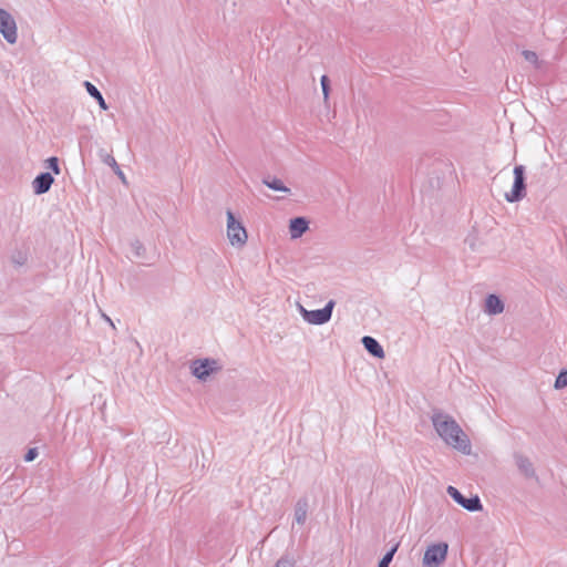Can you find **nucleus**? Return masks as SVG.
Instances as JSON below:
<instances>
[{"label":"nucleus","instance_id":"f257e3e1","mask_svg":"<svg viewBox=\"0 0 567 567\" xmlns=\"http://www.w3.org/2000/svg\"><path fill=\"white\" fill-rule=\"evenodd\" d=\"M431 421L437 435L446 445L465 455L471 454L472 446L468 436L451 415L443 412H434Z\"/></svg>","mask_w":567,"mask_h":567},{"label":"nucleus","instance_id":"f03ea898","mask_svg":"<svg viewBox=\"0 0 567 567\" xmlns=\"http://www.w3.org/2000/svg\"><path fill=\"white\" fill-rule=\"evenodd\" d=\"M226 231L229 244L236 248H243L248 240V233L243 223L228 209L226 212Z\"/></svg>","mask_w":567,"mask_h":567},{"label":"nucleus","instance_id":"7ed1b4c3","mask_svg":"<svg viewBox=\"0 0 567 567\" xmlns=\"http://www.w3.org/2000/svg\"><path fill=\"white\" fill-rule=\"evenodd\" d=\"M334 306L336 301L329 300L322 309L307 310L299 303L298 310L306 322L315 326H321L330 321Z\"/></svg>","mask_w":567,"mask_h":567},{"label":"nucleus","instance_id":"20e7f679","mask_svg":"<svg viewBox=\"0 0 567 567\" xmlns=\"http://www.w3.org/2000/svg\"><path fill=\"white\" fill-rule=\"evenodd\" d=\"M190 372L199 381H207L209 377L221 370V365L215 359H196L190 362Z\"/></svg>","mask_w":567,"mask_h":567},{"label":"nucleus","instance_id":"39448f33","mask_svg":"<svg viewBox=\"0 0 567 567\" xmlns=\"http://www.w3.org/2000/svg\"><path fill=\"white\" fill-rule=\"evenodd\" d=\"M0 33L9 44L18 41V27L13 16L0 8Z\"/></svg>","mask_w":567,"mask_h":567},{"label":"nucleus","instance_id":"423d86ee","mask_svg":"<svg viewBox=\"0 0 567 567\" xmlns=\"http://www.w3.org/2000/svg\"><path fill=\"white\" fill-rule=\"evenodd\" d=\"M514 184L512 190L505 194V198L509 203H515L525 197V167L517 165L514 167Z\"/></svg>","mask_w":567,"mask_h":567},{"label":"nucleus","instance_id":"0eeeda50","mask_svg":"<svg viewBox=\"0 0 567 567\" xmlns=\"http://www.w3.org/2000/svg\"><path fill=\"white\" fill-rule=\"evenodd\" d=\"M449 546L446 543H439L427 547L423 557L425 567H439L447 556Z\"/></svg>","mask_w":567,"mask_h":567},{"label":"nucleus","instance_id":"6e6552de","mask_svg":"<svg viewBox=\"0 0 567 567\" xmlns=\"http://www.w3.org/2000/svg\"><path fill=\"white\" fill-rule=\"evenodd\" d=\"M447 494L462 507L470 512L482 511L483 506L478 496L466 498L462 493L454 486H449L446 489Z\"/></svg>","mask_w":567,"mask_h":567},{"label":"nucleus","instance_id":"1a4fd4ad","mask_svg":"<svg viewBox=\"0 0 567 567\" xmlns=\"http://www.w3.org/2000/svg\"><path fill=\"white\" fill-rule=\"evenodd\" d=\"M309 229V223L305 217H296L289 223V234L291 239L301 237Z\"/></svg>","mask_w":567,"mask_h":567},{"label":"nucleus","instance_id":"9d476101","mask_svg":"<svg viewBox=\"0 0 567 567\" xmlns=\"http://www.w3.org/2000/svg\"><path fill=\"white\" fill-rule=\"evenodd\" d=\"M54 178L50 173H42L37 176L33 181V190L37 195H41L47 193L51 185L53 184Z\"/></svg>","mask_w":567,"mask_h":567},{"label":"nucleus","instance_id":"9b49d317","mask_svg":"<svg viewBox=\"0 0 567 567\" xmlns=\"http://www.w3.org/2000/svg\"><path fill=\"white\" fill-rule=\"evenodd\" d=\"M514 461L519 472L528 478L535 477V470L530 460L523 454H515Z\"/></svg>","mask_w":567,"mask_h":567},{"label":"nucleus","instance_id":"f8f14e48","mask_svg":"<svg viewBox=\"0 0 567 567\" xmlns=\"http://www.w3.org/2000/svg\"><path fill=\"white\" fill-rule=\"evenodd\" d=\"M484 311L489 316L499 315L504 311V302L496 295H488L485 299Z\"/></svg>","mask_w":567,"mask_h":567},{"label":"nucleus","instance_id":"ddd939ff","mask_svg":"<svg viewBox=\"0 0 567 567\" xmlns=\"http://www.w3.org/2000/svg\"><path fill=\"white\" fill-rule=\"evenodd\" d=\"M362 344L365 348V350L373 357L379 359L384 358V350L374 338L369 336L363 337Z\"/></svg>","mask_w":567,"mask_h":567},{"label":"nucleus","instance_id":"4468645a","mask_svg":"<svg viewBox=\"0 0 567 567\" xmlns=\"http://www.w3.org/2000/svg\"><path fill=\"white\" fill-rule=\"evenodd\" d=\"M308 514V501L305 498L299 499L295 506V522L299 525H303Z\"/></svg>","mask_w":567,"mask_h":567},{"label":"nucleus","instance_id":"2eb2a0df","mask_svg":"<svg viewBox=\"0 0 567 567\" xmlns=\"http://www.w3.org/2000/svg\"><path fill=\"white\" fill-rule=\"evenodd\" d=\"M84 86H85V89H86L87 93H89L93 99H95V100H96V102L99 103L100 107H101L102 110H107V107H109V106H107V104H106V102H105V100H104L103 95L101 94V92L96 89V86H95V85H93V84H92L91 82H89V81H85V82H84Z\"/></svg>","mask_w":567,"mask_h":567},{"label":"nucleus","instance_id":"dca6fc26","mask_svg":"<svg viewBox=\"0 0 567 567\" xmlns=\"http://www.w3.org/2000/svg\"><path fill=\"white\" fill-rule=\"evenodd\" d=\"M262 183L274 189V190H277V192H284V193H290V188H288L287 186L284 185V183L279 179V178H265L262 181Z\"/></svg>","mask_w":567,"mask_h":567},{"label":"nucleus","instance_id":"f3484780","mask_svg":"<svg viewBox=\"0 0 567 567\" xmlns=\"http://www.w3.org/2000/svg\"><path fill=\"white\" fill-rule=\"evenodd\" d=\"M320 84L322 89L323 102L328 104L330 96L329 78L327 75H322L320 79Z\"/></svg>","mask_w":567,"mask_h":567},{"label":"nucleus","instance_id":"a211bd4d","mask_svg":"<svg viewBox=\"0 0 567 567\" xmlns=\"http://www.w3.org/2000/svg\"><path fill=\"white\" fill-rule=\"evenodd\" d=\"M295 565H296L295 558L291 555L287 554L277 560L275 567H295Z\"/></svg>","mask_w":567,"mask_h":567},{"label":"nucleus","instance_id":"6ab92c4d","mask_svg":"<svg viewBox=\"0 0 567 567\" xmlns=\"http://www.w3.org/2000/svg\"><path fill=\"white\" fill-rule=\"evenodd\" d=\"M398 549V545H395L389 553H386L383 558L380 560L378 567H389V564L391 563L394 553Z\"/></svg>","mask_w":567,"mask_h":567},{"label":"nucleus","instance_id":"aec40b11","mask_svg":"<svg viewBox=\"0 0 567 567\" xmlns=\"http://www.w3.org/2000/svg\"><path fill=\"white\" fill-rule=\"evenodd\" d=\"M522 54L527 62H529L536 66L538 65V55L536 54V52L530 51V50H524L522 52Z\"/></svg>","mask_w":567,"mask_h":567},{"label":"nucleus","instance_id":"412c9836","mask_svg":"<svg viewBox=\"0 0 567 567\" xmlns=\"http://www.w3.org/2000/svg\"><path fill=\"white\" fill-rule=\"evenodd\" d=\"M567 386V370L566 371H561L558 377L556 378V381H555V388L556 389H563Z\"/></svg>","mask_w":567,"mask_h":567},{"label":"nucleus","instance_id":"4be33fe9","mask_svg":"<svg viewBox=\"0 0 567 567\" xmlns=\"http://www.w3.org/2000/svg\"><path fill=\"white\" fill-rule=\"evenodd\" d=\"M48 168H50L55 175L60 174L59 161L56 157H50L47 159Z\"/></svg>","mask_w":567,"mask_h":567},{"label":"nucleus","instance_id":"5701e85b","mask_svg":"<svg viewBox=\"0 0 567 567\" xmlns=\"http://www.w3.org/2000/svg\"><path fill=\"white\" fill-rule=\"evenodd\" d=\"M132 249L137 257H141L144 252V247H143L142 243L138 240H135L134 243H132Z\"/></svg>","mask_w":567,"mask_h":567},{"label":"nucleus","instance_id":"b1692460","mask_svg":"<svg viewBox=\"0 0 567 567\" xmlns=\"http://www.w3.org/2000/svg\"><path fill=\"white\" fill-rule=\"evenodd\" d=\"M37 456H38V451H37V449H30V450L27 452V454H25V456H24V460H25L27 462H31V461H33Z\"/></svg>","mask_w":567,"mask_h":567},{"label":"nucleus","instance_id":"393cba45","mask_svg":"<svg viewBox=\"0 0 567 567\" xmlns=\"http://www.w3.org/2000/svg\"><path fill=\"white\" fill-rule=\"evenodd\" d=\"M27 260V257L25 255H22V254H19L18 257H13V262L19 265V266H22Z\"/></svg>","mask_w":567,"mask_h":567},{"label":"nucleus","instance_id":"a878e982","mask_svg":"<svg viewBox=\"0 0 567 567\" xmlns=\"http://www.w3.org/2000/svg\"><path fill=\"white\" fill-rule=\"evenodd\" d=\"M107 164H110L112 167H114V169H118V165H117L116 161L114 159V157H109Z\"/></svg>","mask_w":567,"mask_h":567},{"label":"nucleus","instance_id":"bb28decb","mask_svg":"<svg viewBox=\"0 0 567 567\" xmlns=\"http://www.w3.org/2000/svg\"><path fill=\"white\" fill-rule=\"evenodd\" d=\"M102 318H103L106 322H109V323H110V326H111L112 328H115V326H114L113 321L111 320V318H110L109 316H106L105 313H103V315H102Z\"/></svg>","mask_w":567,"mask_h":567},{"label":"nucleus","instance_id":"cd10ccee","mask_svg":"<svg viewBox=\"0 0 567 567\" xmlns=\"http://www.w3.org/2000/svg\"><path fill=\"white\" fill-rule=\"evenodd\" d=\"M115 173L118 175V177L125 183V175L124 173L121 171V168L118 167V169H115Z\"/></svg>","mask_w":567,"mask_h":567}]
</instances>
